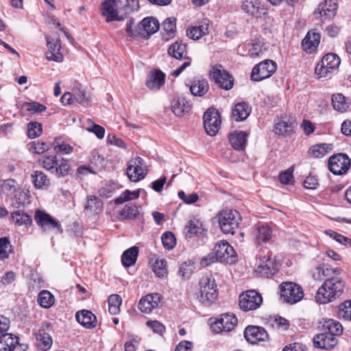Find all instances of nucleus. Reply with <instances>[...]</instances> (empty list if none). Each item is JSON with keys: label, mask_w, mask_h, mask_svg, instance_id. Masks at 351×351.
Here are the masks:
<instances>
[{"label": "nucleus", "mask_w": 351, "mask_h": 351, "mask_svg": "<svg viewBox=\"0 0 351 351\" xmlns=\"http://www.w3.org/2000/svg\"><path fill=\"white\" fill-rule=\"evenodd\" d=\"M345 283L338 276L328 278L318 289L315 300L319 304H327L339 298L343 293Z\"/></svg>", "instance_id": "1"}, {"label": "nucleus", "mask_w": 351, "mask_h": 351, "mask_svg": "<svg viewBox=\"0 0 351 351\" xmlns=\"http://www.w3.org/2000/svg\"><path fill=\"white\" fill-rule=\"evenodd\" d=\"M197 300L203 305L208 306L218 298L217 285L212 276L202 277L199 282Z\"/></svg>", "instance_id": "2"}, {"label": "nucleus", "mask_w": 351, "mask_h": 351, "mask_svg": "<svg viewBox=\"0 0 351 351\" xmlns=\"http://www.w3.org/2000/svg\"><path fill=\"white\" fill-rule=\"evenodd\" d=\"M221 231L225 234H234L241 221L239 213L234 209H223L216 216Z\"/></svg>", "instance_id": "3"}, {"label": "nucleus", "mask_w": 351, "mask_h": 351, "mask_svg": "<svg viewBox=\"0 0 351 351\" xmlns=\"http://www.w3.org/2000/svg\"><path fill=\"white\" fill-rule=\"evenodd\" d=\"M341 63L340 58L335 53L326 54L315 69L319 77H330L337 71Z\"/></svg>", "instance_id": "4"}, {"label": "nucleus", "mask_w": 351, "mask_h": 351, "mask_svg": "<svg viewBox=\"0 0 351 351\" xmlns=\"http://www.w3.org/2000/svg\"><path fill=\"white\" fill-rule=\"evenodd\" d=\"M167 52L170 56L177 60H186L181 66L173 71L172 75L177 77L191 63V58L187 56L186 45L178 40L169 46Z\"/></svg>", "instance_id": "5"}, {"label": "nucleus", "mask_w": 351, "mask_h": 351, "mask_svg": "<svg viewBox=\"0 0 351 351\" xmlns=\"http://www.w3.org/2000/svg\"><path fill=\"white\" fill-rule=\"evenodd\" d=\"M280 296L283 302L293 304L300 302L304 297L302 288L292 282H283L279 286Z\"/></svg>", "instance_id": "6"}, {"label": "nucleus", "mask_w": 351, "mask_h": 351, "mask_svg": "<svg viewBox=\"0 0 351 351\" xmlns=\"http://www.w3.org/2000/svg\"><path fill=\"white\" fill-rule=\"evenodd\" d=\"M263 304L261 295L255 290H248L239 295V305L243 311H254Z\"/></svg>", "instance_id": "7"}, {"label": "nucleus", "mask_w": 351, "mask_h": 351, "mask_svg": "<svg viewBox=\"0 0 351 351\" xmlns=\"http://www.w3.org/2000/svg\"><path fill=\"white\" fill-rule=\"evenodd\" d=\"M277 69L276 63L271 60H265L256 64L252 69L251 80L255 82H260L268 78L275 73Z\"/></svg>", "instance_id": "8"}, {"label": "nucleus", "mask_w": 351, "mask_h": 351, "mask_svg": "<svg viewBox=\"0 0 351 351\" xmlns=\"http://www.w3.org/2000/svg\"><path fill=\"white\" fill-rule=\"evenodd\" d=\"M126 174L132 182H137L143 179L147 174L143 159L139 156L131 158L128 162Z\"/></svg>", "instance_id": "9"}, {"label": "nucleus", "mask_w": 351, "mask_h": 351, "mask_svg": "<svg viewBox=\"0 0 351 351\" xmlns=\"http://www.w3.org/2000/svg\"><path fill=\"white\" fill-rule=\"evenodd\" d=\"M350 159L346 154H334L329 158L328 169L334 175H342L348 171L350 167Z\"/></svg>", "instance_id": "10"}, {"label": "nucleus", "mask_w": 351, "mask_h": 351, "mask_svg": "<svg viewBox=\"0 0 351 351\" xmlns=\"http://www.w3.org/2000/svg\"><path fill=\"white\" fill-rule=\"evenodd\" d=\"M210 75L220 88L225 90H230L232 88L234 84L233 77L223 69L221 65L213 66Z\"/></svg>", "instance_id": "11"}, {"label": "nucleus", "mask_w": 351, "mask_h": 351, "mask_svg": "<svg viewBox=\"0 0 351 351\" xmlns=\"http://www.w3.org/2000/svg\"><path fill=\"white\" fill-rule=\"evenodd\" d=\"M221 119L217 110L208 108L204 114V126L206 133L215 136L219 131Z\"/></svg>", "instance_id": "12"}, {"label": "nucleus", "mask_w": 351, "mask_h": 351, "mask_svg": "<svg viewBox=\"0 0 351 351\" xmlns=\"http://www.w3.org/2000/svg\"><path fill=\"white\" fill-rule=\"evenodd\" d=\"M214 251L220 262L232 263L236 258V253L233 247L224 240L216 243Z\"/></svg>", "instance_id": "13"}, {"label": "nucleus", "mask_w": 351, "mask_h": 351, "mask_svg": "<svg viewBox=\"0 0 351 351\" xmlns=\"http://www.w3.org/2000/svg\"><path fill=\"white\" fill-rule=\"evenodd\" d=\"M241 10L248 16L255 19L261 18L266 14V9L260 0H243Z\"/></svg>", "instance_id": "14"}, {"label": "nucleus", "mask_w": 351, "mask_h": 351, "mask_svg": "<svg viewBox=\"0 0 351 351\" xmlns=\"http://www.w3.org/2000/svg\"><path fill=\"white\" fill-rule=\"evenodd\" d=\"M244 337L247 342L252 344L260 341H265L269 339V335L265 328L256 326H248L244 331Z\"/></svg>", "instance_id": "15"}, {"label": "nucleus", "mask_w": 351, "mask_h": 351, "mask_svg": "<svg viewBox=\"0 0 351 351\" xmlns=\"http://www.w3.org/2000/svg\"><path fill=\"white\" fill-rule=\"evenodd\" d=\"M237 324V318L234 314L226 313L211 325V329L215 332L231 331Z\"/></svg>", "instance_id": "16"}, {"label": "nucleus", "mask_w": 351, "mask_h": 351, "mask_svg": "<svg viewBox=\"0 0 351 351\" xmlns=\"http://www.w3.org/2000/svg\"><path fill=\"white\" fill-rule=\"evenodd\" d=\"M35 220L44 231L57 230L58 232H62L59 221L44 211L37 210L35 213Z\"/></svg>", "instance_id": "17"}, {"label": "nucleus", "mask_w": 351, "mask_h": 351, "mask_svg": "<svg viewBox=\"0 0 351 351\" xmlns=\"http://www.w3.org/2000/svg\"><path fill=\"white\" fill-rule=\"evenodd\" d=\"M121 4V1L118 0H106L102 3V14L106 16L107 22L122 19V17L119 16L117 11Z\"/></svg>", "instance_id": "18"}, {"label": "nucleus", "mask_w": 351, "mask_h": 351, "mask_svg": "<svg viewBox=\"0 0 351 351\" xmlns=\"http://www.w3.org/2000/svg\"><path fill=\"white\" fill-rule=\"evenodd\" d=\"M159 29L158 21L153 17L143 19L138 25V34L147 38L156 32Z\"/></svg>", "instance_id": "19"}, {"label": "nucleus", "mask_w": 351, "mask_h": 351, "mask_svg": "<svg viewBox=\"0 0 351 351\" xmlns=\"http://www.w3.org/2000/svg\"><path fill=\"white\" fill-rule=\"evenodd\" d=\"M313 341L315 348L324 350L332 349L338 342L336 337L325 332L315 335Z\"/></svg>", "instance_id": "20"}, {"label": "nucleus", "mask_w": 351, "mask_h": 351, "mask_svg": "<svg viewBox=\"0 0 351 351\" xmlns=\"http://www.w3.org/2000/svg\"><path fill=\"white\" fill-rule=\"evenodd\" d=\"M160 301V295L158 293L148 294L140 300L138 308L143 313H149L158 306Z\"/></svg>", "instance_id": "21"}, {"label": "nucleus", "mask_w": 351, "mask_h": 351, "mask_svg": "<svg viewBox=\"0 0 351 351\" xmlns=\"http://www.w3.org/2000/svg\"><path fill=\"white\" fill-rule=\"evenodd\" d=\"M210 21L205 19L200 21L198 25L192 26L187 29V36L193 40H198L208 33Z\"/></svg>", "instance_id": "22"}, {"label": "nucleus", "mask_w": 351, "mask_h": 351, "mask_svg": "<svg viewBox=\"0 0 351 351\" xmlns=\"http://www.w3.org/2000/svg\"><path fill=\"white\" fill-rule=\"evenodd\" d=\"M77 322L86 328L92 329L97 326L96 316L88 310H82L77 311L75 314Z\"/></svg>", "instance_id": "23"}, {"label": "nucleus", "mask_w": 351, "mask_h": 351, "mask_svg": "<svg viewBox=\"0 0 351 351\" xmlns=\"http://www.w3.org/2000/svg\"><path fill=\"white\" fill-rule=\"evenodd\" d=\"M272 235V229L267 224H257L253 231V236L257 244L269 241Z\"/></svg>", "instance_id": "24"}, {"label": "nucleus", "mask_w": 351, "mask_h": 351, "mask_svg": "<svg viewBox=\"0 0 351 351\" xmlns=\"http://www.w3.org/2000/svg\"><path fill=\"white\" fill-rule=\"evenodd\" d=\"M331 104L335 110L343 113L349 110L351 100L342 93H335L331 97Z\"/></svg>", "instance_id": "25"}, {"label": "nucleus", "mask_w": 351, "mask_h": 351, "mask_svg": "<svg viewBox=\"0 0 351 351\" xmlns=\"http://www.w3.org/2000/svg\"><path fill=\"white\" fill-rule=\"evenodd\" d=\"M247 134L243 131H234L229 136V142L237 151H243L247 144Z\"/></svg>", "instance_id": "26"}, {"label": "nucleus", "mask_w": 351, "mask_h": 351, "mask_svg": "<svg viewBox=\"0 0 351 351\" xmlns=\"http://www.w3.org/2000/svg\"><path fill=\"white\" fill-rule=\"evenodd\" d=\"M47 46L49 48V52L47 53V58L49 60H53L56 62H62L63 60V56L60 53V43L58 39H49L47 38Z\"/></svg>", "instance_id": "27"}, {"label": "nucleus", "mask_w": 351, "mask_h": 351, "mask_svg": "<svg viewBox=\"0 0 351 351\" xmlns=\"http://www.w3.org/2000/svg\"><path fill=\"white\" fill-rule=\"evenodd\" d=\"M165 75L159 70L151 72L147 77L146 86L150 90H158L165 83Z\"/></svg>", "instance_id": "28"}, {"label": "nucleus", "mask_w": 351, "mask_h": 351, "mask_svg": "<svg viewBox=\"0 0 351 351\" xmlns=\"http://www.w3.org/2000/svg\"><path fill=\"white\" fill-rule=\"evenodd\" d=\"M320 42V35L316 32H308L302 42L304 50L307 53H312L318 47Z\"/></svg>", "instance_id": "29"}, {"label": "nucleus", "mask_w": 351, "mask_h": 351, "mask_svg": "<svg viewBox=\"0 0 351 351\" xmlns=\"http://www.w3.org/2000/svg\"><path fill=\"white\" fill-rule=\"evenodd\" d=\"M337 6L335 1L326 0L319 5L315 13L319 14L322 17L331 18L335 15Z\"/></svg>", "instance_id": "30"}, {"label": "nucleus", "mask_w": 351, "mask_h": 351, "mask_svg": "<svg viewBox=\"0 0 351 351\" xmlns=\"http://www.w3.org/2000/svg\"><path fill=\"white\" fill-rule=\"evenodd\" d=\"M251 108L245 102L236 104L232 110V115L236 121H241L246 119L250 115Z\"/></svg>", "instance_id": "31"}, {"label": "nucleus", "mask_w": 351, "mask_h": 351, "mask_svg": "<svg viewBox=\"0 0 351 351\" xmlns=\"http://www.w3.org/2000/svg\"><path fill=\"white\" fill-rule=\"evenodd\" d=\"M208 82L205 79H195L190 86L191 94L197 97L204 96L208 90Z\"/></svg>", "instance_id": "32"}, {"label": "nucleus", "mask_w": 351, "mask_h": 351, "mask_svg": "<svg viewBox=\"0 0 351 351\" xmlns=\"http://www.w3.org/2000/svg\"><path fill=\"white\" fill-rule=\"evenodd\" d=\"M190 103L184 97L173 99L171 102V110L177 117H181L191 109Z\"/></svg>", "instance_id": "33"}, {"label": "nucleus", "mask_w": 351, "mask_h": 351, "mask_svg": "<svg viewBox=\"0 0 351 351\" xmlns=\"http://www.w3.org/2000/svg\"><path fill=\"white\" fill-rule=\"evenodd\" d=\"M19 344V338L12 334L0 336V351H14Z\"/></svg>", "instance_id": "34"}, {"label": "nucleus", "mask_w": 351, "mask_h": 351, "mask_svg": "<svg viewBox=\"0 0 351 351\" xmlns=\"http://www.w3.org/2000/svg\"><path fill=\"white\" fill-rule=\"evenodd\" d=\"M204 230L202 222L193 218L185 226L184 232L186 237L191 238L196 234H202Z\"/></svg>", "instance_id": "35"}, {"label": "nucleus", "mask_w": 351, "mask_h": 351, "mask_svg": "<svg viewBox=\"0 0 351 351\" xmlns=\"http://www.w3.org/2000/svg\"><path fill=\"white\" fill-rule=\"evenodd\" d=\"M322 330L327 334H331L332 336L336 337L341 335L343 332L342 325L337 321L328 319L324 322Z\"/></svg>", "instance_id": "36"}, {"label": "nucleus", "mask_w": 351, "mask_h": 351, "mask_svg": "<svg viewBox=\"0 0 351 351\" xmlns=\"http://www.w3.org/2000/svg\"><path fill=\"white\" fill-rule=\"evenodd\" d=\"M138 254V248L133 246L126 250L121 256V262L124 267H129L136 263Z\"/></svg>", "instance_id": "37"}, {"label": "nucleus", "mask_w": 351, "mask_h": 351, "mask_svg": "<svg viewBox=\"0 0 351 351\" xmlns=\"http://www.w3.org/2000/svg\"><path fill=\"white\" fill-rule=\"evenodd\" d=\"M175 18H168L162 23V37L165 40L173 38L176 33Z\"/></svg>", "instance_id": "38"}, {"label": "nucleus", "mask_w": 351, "mask_h": 351, "mask_svg": "<svg viewBox=\"0 0 351 351\" xmlns=\"http://www.w3.org/2000/svg\"><path fill=\"white\" fill-rule=\"evenodd\" d=\"M38 162L45 169L50 171L51 173H55L57 171L56 169L58 165V160L55 155H44L38 159Z\"/></svg>", "instance_id": "39"}, {"label": "nucleus", "mask_w": 351, "mask_h": 351, "mask_svg": "<svg viewBox=\"0 0 351 351\" xmlns=\"http://www.w3.org/2000/svg\"><path fill=\"white\" fill-rule=\"evenodd\" d=\"M12 222L18 226H29L32 224V217L23 211L17 210L12 213Z\"/></svg>", "instance_id": "40"}, {"label": "nucleus", "mask_w": 351, "mask_h": 351, "mask_svg": "<svg viewBox=\"0 0 351 351\" xmlns=\"http://www.w3.org/2000/svg\"><path fill=\"white\" fill-rule=\"evenodd\" d=\"M37 346L43 351L48 350L52 345V338L45 330H40L36 335Z\"/></svg>", "instance_id": "41"}, {"label": "nucleus", "mask_w": 351, "mask_h": 351, "mask_svg": "<svg viewBox=\"0 0 351 351\" xmlns=\"http://www.w3.org/2000/svg\"><path fill=\"white\" fill-rule=\"evenodd\" d=\"M84 208L86 210L98 214L103 209V202L95 195H88Z\"/></svg>", "instance_id": "42"}, {"label": "nucleus", "mask_w": 351, "mask_h": 351, "mask_svg": "<svg viewBox=\"0 0 351 351\" xmlns=\"http://www.w3.org/2000/svg\"><path fill=\"white\" fill-rule=\"evenodd\" d=\"M332 149V144L322 143L315 145L311 148V154L313 158H319L326 156Z\"/></svg>", "instance_id": "43"}, {"label": "nucleus", "mask_w": 351, "mask_h": 351, "mask_svg": "<svg viewBox=\"0 0 351 351\" xmlns=\"http://www.w3.org/2000/svg\"><path fill=\"white\" fill-rule=\"evenodd\" d=\"M275 132L278 135L289 136L293 131L292 123L289 121L279 120L275 125Z\"/></svg>", "instance_id": "44"}, {"label": "nucleus", "mask_w": 351, "mask_h": 351, "mask_svg": "<svg viewBox=\"0 0 351 351\" xmlns=\"http://www.w3.org/2000/svg\"><path fill=\"white\" fill-rule=\"evenodd\" d=\"M38 303L43 308H49L55 302L54 296L47 290H43L38 296Z\"/></svg>", "instance_id": "45"}, {"label": "nucleus", "mask_w": 351, "mask_h": 351, "mask_svg": "<svg viewBox=\"0 0 351 351\" xmlns=\"http://www.w3.org/2000/svg\"><path fill=\"white\" fill-rule=\"evenodd\" d=\"M140 190L131 191L130 190L124 191L119 197L114 199L115 204H122L125 202L136 199L139 197Z\"/></svg>", "instance_id": "46"}, {"label": "nucleus", "mask_w": 351, "mask_h": 351, "mask_svg": "<svg viewBox=\"0 0 351 351\" xmlns=\"http://www.w3.org/2000/svg\"><path fill=\"white\" fill-rule=\"evenodd\" d=\"M32 181L37 189L49 185L50 182L47 175L41 171H35L32 175Z\"/></svg>", "instance_id": "47"}, {"label": "nucleus", "mask_w": 351, "mask_h": 351, "mask_svg": "<svg viewBox=\"0 0 351 351\" xmlns=\"http://www.w3.org/2000/svg\"><path fill=\"white\" fill-rule=\"evenodd\" d=\"M1 191L6 195H12L19 189L18 183L14 179L4 180L1 183Z\"/></svg>", "instance_id": "48"}, {"label": "nucleus", "mask_w": 351, "mask_h": 351, "mask_svg": "<svg viewBox=\"0 0 351 351\" xmlns=\"http://www.w3.org/2000/svg\"><path fill=\"white\" fill-rule=\"evenodd\" d=\"M138 208L132 204H126L119 212L120 217L123 219H134L138 215Z\"/></svg>", "instance_id": "49"}, {"label": "nucleus", "mask_w": 351, "mask_h": 351, "mask_svg": "<svg viewBox=\"0 0 351 351\" xmlns=\"http://www.w3.org/2000/svg\"><path fill=\"white\" fill-rule=\"evenodd\" d=\"M121 298L117 294H112L108 297V311L111 315L118 314L120 311Z\"/></svg>", "instance_id": "50"}, {"label": "nucleus", "mask_w": 351, "mask_h": 351, "mask_svg": "<svg viewBox=\"0 0 351 351\" xmlns=\"http://www.w3.org/2000/svg\"><path fill=\"white\" fill-rule=\"evenodd\" d=\"M263 46L264 44L261 40L258 39L252 40L248 49V56H250L251 58H255L261 56L265 50Z\"/></svg>", "instance_id": "51"}, {"label": "nucleus", "mask_w": 351, "mask_h": 351, "mask_svg": "<svg viewBox=\"0 0 351 351\" xmlns=\"http://www.w3.org/2000/svg\"><path fill=\"white\" fill-rule=\"evenodd\" d=\"M12 252V246L7 237L0 238V260L8 258Z\"/></svg>", "instance_id": "52"}, {"label": "nucleus", "mask_w": 351, "mask_h": 351, "mask_svg": "<svg viewBox=\"0 0 351 351\" xmlns=\"http://www.w3.org/2000/svg\"><path fill=\"white\" fill-rule=\"evenodd\" d=\"M195 269L194 263L192 261H187L183 263L179 269V275L182 279H189Z\"/></svg>", "instance_id": "53"}, {"label": "nucleus", "mask_w": 351, "mask_h": 351, "mask_svg": "<svg viewBox=\"0 0 351 351\" xmlns=\"http://www.w3.org/2000/svg\"><path fill=\"white\" fill-rule=\"evenodd\" d=\"M338 316L345 320H351V300L346 301L339 305Z\"/></svg>", "instance_id": "54"}, {"label": "nucleus", "mask_w": 351, "mask_h": 351, "mask_svg": "<svg viewBox=\"0 0 351 351\" xmlns=\"http://www.w3.org/2000/svg\"><path fill=\"white\" fill-rule=\"evenodd\" d=\"M325 234L330 237L332 238L334 240L337 241L338 243L345 245L346 246H351V239L346 237L335 231L332 230H325Z\"/></svg>", "instance_id": "55"}, {"label": "nucleus", "mask_w": 351, "mask_h": 351, "mask_svg": "<svg viewBox=\"0 0 351 351\" xmlns=\"http://www.w3.org/2000/svg\"><path fill=\"white\" fill-rule=\"evenodd\" d=\"M162 243L166 250L173 249L176 244V239L174 234L171 232H166L161 237Z\"/></svg>", "instance_id": "56"}, {"label": "nucleus", "mask_w": 351, "mask_h": 351, "mask_svg": "<svg viewBox=\"0 0 351 351\" xmlns=\"http://www.w3.org/2000/svg\"><path fill=\"white\" fill-rule=\"evenodd\" d=\"M43 132L40 123L36 121H31L27 125V135L30 138H35L39 136Z\"/></svg>", "instance_id": "57"}, {"label": "nucleus", "mask_w": 351, "mask_h": 351, "mask_svg": "<svg viewBox=\"0 0 351 351\" xmlns=\"http://www.w3.org/2000/svg\"><path fill=\"white\" fill-rule=\"evenodd\" d=\"M23 107L31 114L39 113L46 110L45 106L36 101L25 102Z\"/></svg>", "instance_id": "58"}, {"label": "nucleus", "mask_w": 351, "mask_h": 351, "mask_svg": "<svg viewBox=\"0 0 351 351\" xmlns=\"http://www.w3.org/2000/svg\"><path fill=\"white\" fill-rule=\"evenodd\" d=\"M26 199L27 194L19 189L12 198V206L19 208L21 206L25 205Z\"/></svg>", "instance_id": "59"}, {"label": "nucleus", "mask_w": 351, "mask_h": 351, "mask_svg": "<svg viewBox=\"0 0 351 351\" xmlns=\"http://www.w3.org/2000/svg\"><path fill=\"white\" fill-rule=\"evenodd\" d=\"M167 263L165 260H156L153 265V271L158 277L165 276L167 273Z\"/></svg>", "instance_id": "60"}, {"label": "nucleus", "mask_w": 351, "mask_h": 351, "mask_svg": "<svg viewBox=\"0 0 351 351\" xmlns=\"http://www.w3.org/2000/svg\"><path fill=\"white\" fill-rule=\"evenodd\" d=\"M53 149L63 154H69L73 152V147L64 143H60L58 139H56L53 143Z\"/></svg>", "instance_id": "61"}, {"label": "nucleus", "mask_w": 351, "mask_h": 351, "mask_svg": "<svg viewBox=\"0 0 351 351\" xmlns=\"http://www.w3.org/2000/svg\"><path fill=\"white\" fill-rule=\"evenodd\" d=\"M58 162L56 165L57 171L56 173H59L62 176H65L68 174V172L70 169V165L67 160L61 158L60 159H58Z\"/></svg>", "instance_id": "62"}, {"label": "nucleus", "mask_w": 351, "mask_h": 351, "mask_svg": "<svg viewBox=\"0 0 351 351\" xmlns=\"http://www.w3.org/2000/svg\"><path fill=\"white\" fill-rule=\"evenodd\" d=\"M178 195L180 199L187 204H193L199 199V196L197 193H193L189 195H186L183 191H179Z\"/></svg>", "instance_id": "63"}, {"label": "nucleus", "mask_w": 351, "mask_h": 351, "mask_svg": "<svg viewBox=\"0 0 351 351\" xmlns=\"http://www.w3.org/2000/svg\"><path fill=\"white\" fill-rule=\"evenodd\" d=\"M32 150L38 154H43L50 149L49 145L45 142H33L31 146Z\"/></svg>", "instance_id": "64"}]
</instances>
